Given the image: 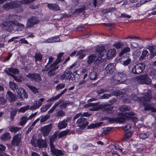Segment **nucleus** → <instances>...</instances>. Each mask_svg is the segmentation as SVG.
<instances>
[{"instance_id":"obj_1","label":"nucleus","mask_w":156,"mask_h":156,"mask_svg":"<svg viewBox=\"0 0 156 156\" xmlns=\"http://www.w3.org/2000/svg\"><path fill=\"white\" fill-rule=\"evenodd\" d=\"M96 51H101L102 55L105 58H107L108 59L112 58L115 55L116 50L115 49H110L108 50L107 53L105 49V47L103 46H97L96 48Z\"/></svg>"},{"instance_id":"obj_2","label":"nucleus","mask_w":156,"mask_h":156,"mask_svg":"<svg viewBox=\"0 0 156 156\" xmlns=\"http://www.w3.org/2000/svg\"><path fill=\"white\" fill-rule=\"evenodd\" d=\"M133 80L141 84L150 85L151 80L147 75L145 74L140 75L133 78Z\"/></svg>"},{"instance_id":"obj_3","label":"nucleus","mask_w":156,"mask_h":156,"mask_svg":"<svg viewBox=\"0 0 156 156\" xmlns=\"http://www.w3.org/2000/svg\"><path fill=\"white\" fill-rule=\"evenodd\" d=\"M126 116L124 114H119L117 118H110L108 117H105L104 119L108 120L109 122L112 123L115 122L122 123L125 121Z\"/></svg>"},{"instance_id":"obj_4","label":"nucleus","mask_w":156,"mask_h":156,"mask_svg":"<svg viewBox=\"0 0 156 156\" xmlns=\"http://www.w3.org/2000/svg\"><path fill=\"white\" fill-rule=\"evenodd\" d=\"M145 65L142 63H140L136 64L132 69L130 73L131 74H139L144 69Z\"/></svg>"},{"instance_id":"obj_5","label":"nucleus","mask_w":156,"mask_h":156,"mask_svg":"<svg viewBox=\"0 0 156 156\" xmlns=\"http://www.w3.org/2000/svg\"><path fill=\"white\" fill-rule=\"evenodd\" d=\"M2 25L4 27H7L9 29L12 30L14 29L15 26L23 27L24 25L21 23L18 22H15L13 21L7 20L4 22L2 23Z\"/></svg>"},{"instance_id":"obj_6","label":"nucleus","mask_w":156,"mask_h":156,"mask_svg":"<svg viewBox=\"0 0 156 156\" xmlns=\"http://www.w3.org/2000/svg\"><path fill=\"white\" fill-rule=\"evenodd\" d=\"M22 139V136L20 134H17L14 135L12 138L11 143V145L7 144V145L9 147H12V146H18L21 143V140Z\"/></svg>"},{"instance_id":"obj_7","label":"nucleus","mask_w":156,"mask_h":156,"mask_svg":"<svg viewBox=\"0 0 156 156\" xmlns=\"http://www.w3.org/2000/svg\"><path fill=\"white\" fill-rule=\"evenodd\" d=\"M19 2L18 1H14L12 2V9L15 10L18 13L23 12V9L22 6V2Z\"/></svg>"},{"instance_id":"obj_8","label":"nucleus","mask_w":156,"mask_h":156,"mask_svg":"<svg viewBox=\"0 0 156 156\" xmlns=\"http://www.w3.org/2000/svg\"><path fill=\"white\" fill-rule=\"evenodd\" d=\"M57 65L55 63L51 64L49 66V69L47 73L48 76L50 77H51L56 75L57 73L55 71V70L58 69V66H56Z\"/></svg>"},{"instance_id":"obj_9","label":"nucleus","mask_w":156,"mask_h":156,"mask_svg":"<svg viewBox=\"0 0 156 156\" xmlns=\"http://www.w3.org/2000/svg\"><path fill=\"white\" fill-rule=\"evenodd\" d=\"M27 76L32 81L39 82L41 80L40 75L37 73H29Z\"/></svg>"},{"instance_id":"obj_10","label":"nucleus","mask_w":156,"mask_h":156,"mask_svg":"<svg viewBox=\"0 0 156 156\" xmlns=\"http://www.w3.org/2000/svg\"><path fill=\"white\" fill-rule=\"evenodd\" d=\"M115 80L120 83H123L127 80L126 74L123 72L118 73L115 76Z\"/></svg>"},{"instance_id":"obj_11","label":"nucleus","mask_w":156,"mask_h":156,"mask_svg":"<svg viewBox=\"0 0 156 156\" xmlns=\"http://www.w3.org/2000/svg\"><path fill=\"white\" fill-rule=\"evenodd\" d=\"M52 124H50L41 128V132L44 136H47L50 132Z\"/></svg>"},{"instance_id":"obj_12","label":"nucleus","mask_w":156,"mask_h":156,"mask_svg":"<svg viewBox=\"0 0 156 156\" xmlns=\"http://www.w3.org/2000/svg\"><path fill=\"white\" fill-rule=\"evenodd\" d=\"M98 103H90L85 105V107L89 108V110L90 111H97L101 108V105H98Z\"/></svg>"},{"instance_id":"obj_13","label":"nucleus","mask_w":156,"mask_h":156,"mask_svg":"<svg viewBox=\"0 0 156 156\" xmlns=\"http://www.w3.org/2000/svg\"><path fill=\"white\" fill-rule=\"evenodd\" d=\"M6 97V98L10 102L15 101L17 99L16 94L10 90L7 91Z\"/></svg>"},{"instance_id":"obj_14","label":"nucleus","mask_w":156,"mask_h":156,"mask_svg":"<svg viewBox=\"0 0 156 156\" xmlns=\"http://www.w3.org/2000/svg\"><path fill=\"white\" fill-rule=\"evenodd\" d=\"M76 123L78 124H81L79 126L80 129H84L88 125V123L86 119L84 118L81 117L79 119Z\"/></svg>"},{"instance_id":"obj_15","label":"nucleus","mask_w":156,"mask_h":156,"mask_svg":"<svg viewBox=\"0 0 156 156\" xmlns=\"http://www.w3.org/2000/svg\"><path fill=\"white\" fill-rule=\"evenodd\" d=\"M16 90L18 95L20 96L19 98L23 99V97L26 98H27L28 95L26 92L23 88L18 87Z\"/></svg>"},{"instance_id":"obj_16","label":"nucleus","mask_w":156,"mask_h":156,"mask_svg":"<svg viewBox=\"0 0 156 156\" xmlns=\"http://www.w3.org/2000/svg\"><path fill=\"white\" fill-rule=\"evenodd\" d=\"M115 68V66L114 64L113 63H110L106 66L105 70L107 73L111 74L114 72Z\"/></svg>"},{"instance_id":"obj_17","label":"nucleus","mask_w":156,"mask_h":156,"mask_svg":"<svg viewBox=\"0 0 156 156\" xmlns=\"http://www.w3.org/2000/svg\"><path fill=\"white\" fill-rule=\"evenodd\" d=\"M152 98L151 94L149 92L144 94L143 96L141 98V100L144 104H145L146 102L149 101Z\"/></svg>"},{"instance_id":"obj_18","label":"nucleus","mask_w":156,"mask_h":156,"mask_svg":"<svg viewBox=\"0 0 156 156\" xmlns=\"http://www.w3.org/2000/svg\"><path fill=\"white\" fill-rule=\"evenodd\" d=\"M44 101V99L43 98H41L38 101H36L35 102V103L30 107V109L33 110L38 108L42 105Z\"/></svg>"},{"instance_id":"obj_19","label":"nucleus","mask_w":156,"mask_h":156,"mask_svg":"<svg viewBox=\"0 0 156 156\" xmlns=\"http://www.w3.org/2000/svg\"><path fill=\"white\" fill-rule=\"evenodd\" d=\"M51 147V152L52 154L56 156H62L64 155L63 152L61 150L56 149L55 146H53Z\"/></svg>"},{"instance_id":"obj_20","label":"nucleus","mask_w":156,"mask_h":156,"mask_svg":"<svg viewBox=\"0 0 156 156\" xmlns=\"http://www.w3.org/2000/svg\"><path fill=\"white\" fill-rule=\"evenodd\" d=\"M38 21L37 17L32 16L28 19L27 21V25L28 27L33 26L34 25L37 23Z\"/></svg>"},{"instance_id":"obj_21","label":"nucleus","mask_w":156,"mask_h":156,"mask_svg":"<svg viewBox=\"0 0 156 156\" xmlns=\"http://www.w3.org/2000/svg\"><path fill=\"white\" fill-rule=\"evenodd\" d=\"M70 119L69 118H67L63 121L59 122L58 124V129H61L65 128L67 125V122H68Z\"/></svg>"},{"instance_id":"obj_22","label":"nucleus","mask_w":156,"mask_h":156,"mask_svg":"<svg viewBox=\"0 0 156 156\" xmlns=\"http://www.w3.org/2000/svg\"><path fill=\"white\" fill-rule=\"evenodd\" d=\"M99 54L98 55V58H97L94 62V63L97 65L99 64L101 62L104 61V60L105 59L104 56L102 55V52L101 51H97Z\"/></svg>"},{"instance_id":"obj_23","label":"nucleus","mask_w":156,"mask_h":156,"mask_svg":"<svg viewBox=\"0 0 156 156\" xmlns=\"http://www.w3.org/2000/svg\"><path fill=\"white\" fill-rule=\"evenodd\" d=\"M47 7L50 10L54 11H58L60 10L59 5L56 4L48 3Z\"/></svg>"},{"instance_id":"obj_24","label":"nucleus","mask_w":156,"mask_h":156,"mask_svg":"<svg viewBox=\"0 0 156 156\" xmlns=\"http://www.w3.org/2000/svg\"><path fill=\"white\" fill-rule=\"evenodd\" d=\"M18 16L16 14H9L7 15L6 19L8 21H13L15 22H18L17 21Z\"/></svg>"},{"instance_id":"obj_25","label":"nucleus","mask_w":156,"mask_h":156,"mask_svg":"<svg viewBox=\"0 0 156 156\" xmlns=\"http://www.w3.org/2000/svg\"><path fill=\"white\" fill-rule=\"evenodd\" d=\"M4 71L8 75L11 76V75H13L10 73L14 74L18 73L19 71L17 69L13 68H8L7 69L4 70Z\"/></svg>"},{"instance_id":"obj_26","label":"nucleus","mask_w":156,"mask_h":156,"mask_svg":"<svg viewBox=\"0 0 156 156\" xmlns=\"http://www.w3.org/2000/svg\"><path fill=\"white\" fill-rule=\"evenodd\" d=\"M58 136V133L55 132L54 134L51 136L50 138V147L53 146H55L53 144V143L55 140L56 139L57 136Z\"/></svg>"},{"instance_id":"obj_27","label":"nucleus","mask_w":156,"mask_h":156,"mask_svg":"<svg viewBox=\"0 0 156 156\" xmlns=\"http://www.w3.org/2000/svg\"><path fill=\"white\" fill-rule=\"evenodd\" d=\"M101 107H103L102 111H107L108 113H111L110 112H111L114 106L110 105L104 104L101 106Z\"/></svg>"},{"instance_id":"obj_28","label":"nucleus","mask_w":156,"mask_h":156,"mask_svg":"<svg viewBox=\"0 0 156 156\" xmlns=\"http://www.w3.org/2000/svg\"><path fill=\"white\" fill-rule=\"evenodd\" d=\"M0 138L2 140L4 141L9 140L11 138V136L9 133L7 132L2 135Z\"/></svg>"},{"instance_id":"obj_29","label":"nucleus","mask_w":156,"mask_h":156,"mask_svg":"<svg viewBox=\"0 0 156 156\" xmlns=\"http://www.w3.org/2000/svg\"><path fill=\"white\" fill-rule=\"evenodd\" d=\"M37 144V145L40 148H42V147L46 148L47 147L46 142L43 140H38Z\"/></svg>"},{"instance_id":"obj_30","label":"nucleus","mask_w":156,"mask_h":156,"mask_svg":"<svg viewBox=\"0 0 156 156\" xmlns=\"http://www.w3.org/2000/svg\"><path fill=\"white\" fill-rule=\"evenodd\" d=\"M6 147L2 144H0V156H11L3 152L5 150Z\"/></svg>"},{"instance_id":"obj_31","label":"nucleus","mask_w":156,"mask_h":156,"mask_svg":"<svg viewBox=\"0 0 156 156\" xmlns=\"http://www.w3.org/2000/svg\"><path fill=\"white\" fill-rule=\"evenodd\" d=\"M89 76L91 80H95L98 78V74L96 72L92 71L90 73Z\"/></svg>"},{"instance_id":"obj_32","label":"nucleus","mask_w":156,"mask_h":156,"mask_svg":"<svg viewBox=\"0 0 156 156\" xmlns=\"http://www.w3.org/2000/svg\"><path fill=\"white\" fill-rule=\"evenodd\" d=\"M67 90V89H65L60 93L56 95L55 96L51 98L50 99V100L51 101H53L58 99L62 94L66 91Z\"/></svg>"},{"instance_id":"obj_33","label":"nucleus","mask_w":156,"mask_h":156,"mask_svg":"<svg viewBox=\"0 0 156 156\" xmlns=\"http://www.w3.org/2000/svg\"><path fill=\"white\" fill-rule=\"evenodd\" d=\"M28 120L29 119L27 116H23L21 118L19 124L20 125L23 126Z\"/></svg>"},{"instance_id":"obj_34","label":"nucleus","mask_w":156,"mask_h":156,"mask_svg":"<svg viewBox=\"0 0 156 156\" xmlns=\"http://www.w3.org/2000/svg\"><path fill=\"white\" fill-rule=\"evenodd\" d=\"M148 55L149 53L148 51L147 50H144L139 58V60L141 61L145 59L148 56Z\"/></svg>"},{"instance_id":"obj_35","label":"nucleus","mask_w":156,"mask_h":156,"mask_svg":"<svg viewBox=\"0 0 156 156\" xmlns=\"http://www.w3.org/2000/svg\"><path fill=\"white\" fill-rule=\"evenodd\" d=\"M54 59V58L52 57H50L49 58V61L47 64L45 65L44 66V69H42L41 71L44 72V71H48L49 69V67H48V66L49 64H50L52 62Z\"/></svg>"},{"instance_id":"obj_36","label":"nucleus","mask_w":156,"mask_h":156,"mask_svg":"<svg viewBox=\"0 0 156 156\" xmlns=\"http://www.w3.org/2000/svg\"><path fill=\"white\" fill-rule=\"evenodd\" d=\"M9 85L11 90L13 91L16 90L18 87L16 83L11 81H10L9 82Z\"/></svg>"},{"instance_id":"obj_37","label":"nucleus","mask_w":156,"mask_h":156,"mask_svg":"<svg viewBox=\"0 0 156 156\" xmlns=\"http://www.w3.org/2000/svg\"><path fill=\"white\" fill-rule=\"evenodd\" d=\"M112 94L113 95L119 96V98L123 97L124 94V93L118 90L113 91Z\"/></svg>"},{"instance_id":"obj_38","label":"nucleus","mask_w":156,"mask_h":156,"mask_svg":"<svg viewBox=\"0 0 156 156\" xmlns=\"http://www.w3.org/2000/svg\"><path fill=\"white\" fill-rule=\"evenodd\" d=\"M103 122H101L99 123H97L95 124L92 123L91 124L88 126L87 128L89 129H93L95 128L100 127L101 126Z\"/></svg>"},{"instance_id":"obj_39","label":"nucleus","mask_w":156,"mask_h":156,"mask_svg":"<svg viewBox=\"0 0 156 156\" xmlns=\"http://www.w3.org/2000/svg\"><path fill=\"white\" fill-rule=\"evenodd\" d=\"M3 8L6 10L12 9V2L5 3L3 5Z\"/></svg>"},{"instance_id":"obj_40","label":"nucleus","mask_w":156,"mask_h":156,"mask_svg":"<svg viewBox=\"0 0 156 156\" xmlns=\"http://www.w3.org/2000/svg\"><path fill=\"white\" fill-rule=\"evenodd\" d=\"M34 57L35 58V62L40 61L42 60V56L39 52H36Z\"/></svg>"},{"instance_id":"obj_41","label":"nucleus","mask_w":156,"mask_h":156,"mask_svg":"<svg viewBox=\"0 0 156 156\" xmlns=\"http://www.w3.org/2000/svg\"><path fill=\"white\" fill-rule=\"evenodd\" d=\"M26 85L34 94H36L38 92V89L34 86L28 84H26Z\"/></svg>"},{"instance_id":"obj_42","label":"nucleus","mask_w":156,"mask_h":156,"mask_svg":"<svg viewBox=\"0 0 156 156\" xmlns=\"http://www.w3.org/2000/svg\"><path fill=\"white\" fill-rule=\"evenodd\" d=\"M69 132V130L67 129L66 130L62 131L58 134V138H62L65 136H66Z\"/></svg>"},{"instance_id":"obj_43","label":"nucleus","mask_w":156,"mask_h":156,"mask_svg":"<svg viewBox=\"0 0 156 156\" xmlns=\"http://www.w3.org/2000/svg\"><path fill=\"white\" fill-rule=\"evenodd\" d=\"M21 129V128L15 127L14 126H11L9 127V129L11 132L16 133Z\"/></svg>"},{"instance_id":"obj_44","label":"nucleus","mask_w":156,"mask_h":156,"mask_svg":"<svg viewBox=\"0 0 156 156\" xmlns=\"http://www.w3.org/2000/svg\"><path fill=\"white\" fill-rule=\"evenodd\" d=\"M96 56L94 55H92L88 57V59L87 62L88 64H90L92 63L95 59Z\"/></svg>"},{"instance_id":"obj_45","label":"nucleus","mask_w":156,"mask_h":156,"mask_svg":"<svg viewBox=\"0 0 156 156\" xmlns=\"http://www.w3.org/2000/svg\"><path fill=\"white\" fill-rule=\"evenodd\" d=\"M63 53H60L57 55V59L53 63H55L56 65H57L58 64L60 63L61 61V59L60 58L63 55Z\"/></svg>"},{"instance_id":"obj_46","label":"nucleus","mask_w":156,"mask_h":156,"mask_svg":"<svg viewBox=\"0 0 156 156\" xmlns=\"http://www.w3.org/2000/svg\"><path fill=\"white\" fill-rule=\"evenodd\" d=\"M50 115L49 114H47L44 116L41 117V119L40 122H43L46 121L47 119H49L50 117Z\"/></svg>"},{"instance_id":"obj_47","label":"nucleus","mask_w":156,"mask_h":156,"mask_svg":"<svg viewBox=\"0 0 156 156\" xmlns=\"http://www.w3.org/2000/svg\"><path fill=\"white\" fill-rule=\"evenodd\" d=\"M149 49L151 54L156 55V48L153 46H150L149 47Z\"/></svg>"},{"instance_id":"obj_48","label":"nucleus","mask_w":156,"mask_h":156,"mask_svg":"<svg viewBox=\"0 0 156 156\" xmlns=\"http://www.w3.org/2000/svg\"><path fill=\"white\" fill-rule=\"evenodd\" d=\"M85 8L86 7L84 5L82 6L81 8L76 9L75 10L74 12L77 13L81 12L85 10Z\"/></svg>"},{"instance_id":"obj_49","label":"nucleus","mask_w":156,"mask_h":156,"mask_svg":"<svg viewBox=\"0 0 156 156\" xmlns=\"http://www.w3.org/2000/svg\"><path fill=\"white\" fill-rule=\"evenodd\" d=\"M77 55H80L79 56V58H83L85 56L84 50H80L78 52Z\"/></svg>"},{"instance_id":"obj_50","label":"nucleus","mask_w":156,"mask_h":156,"mask_svg":"<svg viewBox=\"0 0 156 156\" xmlns=\"http://www.w3.org/2000/svg\"><path fill=\"white\" fill-rule=\"evenodd\" d=\"M65 74H66V80H71V74L72 73V72L70 71H68L67 72H65Z\"/></svg>"},{"instance_id":"obj_51","label":"nucleus","mask_w":156,"mask_h":156,"mask_svg":"<svg viewBox=\"0 0 156 156\" xmlns=\"http://www.w3.org/2000/svg\"><path fill=\"white\" fill-rule=\"evenodd\" d=\"M65 84L64 83H60L58 84L55 87V89L57 90H61L65 87Z\"/></svg>"},{"instance_id":"obj_52","label":"nucleus","mask_w":156,"mask_h":156,"mask_svg":"<svg viewBox=\"0 0 156 156\" xmlns=\"http://www.w3.org/2000/svg\"><path fill=\"white\" fill-rule=\"evenodd\" d=\"M29 106L27 105V106L23 107L21 108L19 110V112H24L26 110L30 109Z\"/></svg>"},{"instance_id":"obj_53","label":"nucleus","mask_w":156,"mask_h":156,"mask_svg":"<svg viewBox=\"0 0 156 156\" xmlns=\"http://www.w3.org/2000/svg\"><path fill=\"white\" fill-rule=\"evenodd\" d=\"M66 113L64 112L62 110H61L58 111L57 113L55 115V116L56 117L58 116H63L66 115Z\"/></svg>"},{"instance_id":"obj_54","label":"nucleus","mask_w":156,"mask_h":156,"mask_svg":"<svg viewBox=\"0 0 156 156\" xmlns=\"http://www.w3.org/2000/svg\"><path fill=\"white\" fill-rule=\"evenodd\" d=\"M131 135V134L130 133H126L125 134L123 137L122 139V140L123 141H124L127 140H128L129 139V138L130 137Z\"/></svg>"},{"instance_id":"obj_55","label":"nucleus","mask_w":156,"mask_h":156,"mask_svg":"<svg viewBox=\"0 0 156 156\" xmlns=\"http://www.w3.org/2000/svg\"><path fill=\"white\" fill-rule=\"evenodd\" d=\"M120 111L122 112H124L125 111H128L130 109V108L129 106H127L126 105H123L121 106L119 108Z\"/></svg>"},{"instance_id":"obj_56","label":"nucleus","mask_w":156,"mask_h":156,"mask_svg":"<svg viewBox=\"0 0 156 156\" xmlns=\"http://www.w3.org/2000/svg\"><path fill=\"white\" fill-rule=\"evenodd\" d=\"M130 50V48L128 47H126L124 48L122 50L121 52L119 54V55H122L124 53L129 52Z\"/></svg>"},{"instance_id":"obj_57","label":"nucleus","mask_w":156,"mask_h":156,"mask_svg":"<svg viewBox=\"0 0 156 156\" xmlns=\"http://www.w3.org/2000/svg\"><path fill=\"white\" fill-rule=\"evenodd\" d=\"M113 127H107L104 129L102 132V134H104L105 135L107 134L108 132L110 131Z\"/></svg>"},{"instance_id":"obj_58","label":"nucleus","mask_w":156,"mask_h":156,"mask_svg":"<svg viewBox=\"0 0 156 156\" xmlns=\"http://www.w3.org/2000/svg\"><path fill=\"white\" fill-rule=\"evenodd\" d=\"M38 140L34 138H33L31 140V143L32 145L34 147H36L37 146V142Z\"/></svg>"},{"instance_id":"obj_59","label":"nucleus","mask_w":156,"mask_h":156,"mask_svg":"<svg viewBox=\"0 0 156 156\" xmlns=\"http://www.w3.org/2000/svg\"><path fill=\"white\" fill-rule=\"evenodd\" d=\"M6 102V100L3 97H0V104L3 105Z\"/></svg>"},{"instance_id":"obj_60","label":"nucleus","mask_w":156,"mask_h":156,"mask_svg":"<svg viewBox=\"0 0 156 156\" xmlns=\"http://www.w3.org/2000/svg\"><path fill=\"white\" fill-rule=\"evenodd\" d=\"M55 41H53V37H51L48 38L45 41H44L43 42V43H52L54 42Z\"/></svg>"},{"instance_id":"obj_61","label":"nucleus","mask_w":156,"mask_h":156,"mask_svg":"<svg viewBox=\"0 0 156 156\" xmlns=\"http://www.w3.org/2000/svg\"><path fill=\"white\" fill-rule=\"evenodd\" d=\"M131 62V59L129 58H128L123 62V64L124 66H127Z\"/></svg>"},{"instance_id":"obj_62","label":"nucleus","mask_w":156,"mask_h":156,"mask_svg":"<svg viewBox=\"0 0 156 156\" xmlns=\"http://www.w3.org/2000/svg\"><path fill=\"white\" fill-rule=\"evenodd\" d=\"M148 134L147 133H142L140 135V137L142 139L146 138L148 136Z\"/></svg>"},{"instance_id":"obj_63","label":"nucleus","mask_w":156,"mask_h":156,"mask_svg":"<svg viewBox=\"0 0 156 156\" xmlns=\"http://www.w3.org/2000/svg\"><path fill=\"white\" fill-rule=\"evenodd\" d=\"M115 8H109L108 9H106L103 10V12L105 13H106L108 12H110L112 11H113Z\"/></svg>"},{"instance_id":"obj_64","label":"nucleus","mask_w":156,"mask_h":156,"mask_svg":"<svg viewBox=\"0 0 156 156\" xmlns=\"http://www.w3.org/2000/svg\"><path fill=\"white\" fill-rule=\"evenodd\" d=\"M11 76L17 82L20 83L22 81V80L20 79L17 78V77L14 75H11Z\"/></svg>"}]
</instances>
